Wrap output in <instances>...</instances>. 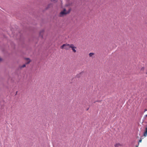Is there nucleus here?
Masks as SVG:
<instances>
[{"label": "nucleus", "instance_id": "9", "mask_svg": "<svg viewBox=\"0 0 147 147\" xmlns=\"http://www.w3.org/2000/svg\"><path fill=\"white\" fill-rule=\"evenodd\" d=\"M25 66H26V65H25V64H24V65H23L22 66V67H25Z\"/></svg>", "mask_w": 147, "mask_h": 147}, {"label": "nucleus", "instance_id": "12", "mask_svg": "<svg viewBox=\"0 0 147 147\" xmlns=\"http://www.w3.org/2000/svg\"><path fill=\"white\" fill-rule=\"evenodd\" d=\"M41 33H42V32L41 31V32H40V35H41V36H42H42L41 35Z\"/></svg>", "mask_w": 147, "mask_h": 147}, {"label": "nucleus", "instance_id": "4", "mask_svg": "<svg viewBox=\"0 0 147 147\" xmlns=\"http://www.w3.org/2000/svg\"><path fill=\"white\" fill-rule=\"evenodd\" d=\"M144 136L146 137L147 136V127H146L145 129V131L144 133Z\"/></svg>", "mask_w": 147, "mask_h": 147}, {"label": "nucleus", "instance_id": "5", "mask_svg": "<svg viewBox=\"0 0 147 147\" xmlns=\"http://www.w3.org/2000/svg\"><path fill=\"white\" fill-rule=\"evenodd\" d=\"M94 53H91L89 54V55L90 57H92V56L93 55H94Z\"/></svg>", "mask_w": 147, "mask_h": 147}, {"label": "nucleus", "instance_id": "11", "mask_svg": "<svg viewBox=\"0 0 147 147\" xmlns=\"http://www.w3.org/2000/svg\"><path fill=\"white\" fill-rule=\"evenodd\" d=\"M144 67H142V68L141 69V70H144Z\"/></svg>", "mask_w": 147, "mask_h": 147}, {"label": "nucleus", "instance_id": "1", "mask_svg": "<svg viewBox=\"0 0 147 147\" xmlns=\"http://www.w3.org/2000/svg\"><path fill=\"white\" fill-rule=\"evenodd\" d=\"M71 46V44H63L62 46L61 47V49H64L66 50H68L69 49Z\"/></svg>", "mask_w": 147, "mask_h": 147}, {"label": "nucleus", "instance_id": "13", "mask_svg": "<svg viewBox=\"0 0 147 147\" xmlns=\"http://www.w3.org/2000/svg\"><path fill=\"white\" fill-rule=\"evenodd\" d=\"M55 0H51V1H54Z\"/></svg>", "mask_w": 147, "mask_h": 147}, {"label": "nucleus", "instance_id": "20", "mask_svg": "<svg viewBox=\"0 0 147 147\" xmlns=\"http://www.w3.org/2000/svg\"><path fill=\"white\" fill-rule=\"evenodd\" d=\"M146 74H147V72L146 73Z\"/></svg>", "mask_w": 147, "mask_h": 147}, {"label": "nucleus", "instance_id": "8", "mask_svg": "<svg viewBox=\"0 0 147 147\" xmlns=\"http://www.w3.org/2000/svg\"><path fill=\"white\" fill-rule=\"evenodd\" d=\"M142 141V139H140V140H139L138 142V144H139V143L141 142Z\"/></svg>", "mask_w": 147, "mask_h": 147}, {"label": "nucleus", "instance_id": "2", "mask_svg": "<svg viewBox=\"0 0 147 147\" xmlns=\"http://www.w3.org/2000/svg\"><path fill=\"white\" fill-rule=\"evenodd\" d=\"M69 12L70 11H67L66 9H64L63 11L61 12L59 14V16L60 17L63 16L69 13Z\"/></svg>", "mask_w": 147, "mask_h": 147}, {"label": "nucleus", "instance_id": "16", "mask_svg": "<svg viewBox=\"0 0 147 147\" xmlns=\"http://www.w3.org/2000/svg\"><path fill=\"white\" fill-rule=\"evenodd\" d=\"M145 116L146 117H147V114L145 115Z\"/></svg>", "mask_w": 147, "mask_h": 147}, {"label": "nucleus", "instance_id": "3", "mask_svg": "<svg viewBox=\"0 0 147 147\" xmlns=\"http://www.w3.org/2000/svg\"><path fill=\"white\" fill-rule=\"evenodd\" d=\"M70 48L71 49L72 51L74 53H76V52L77 48L75 46L74 44H71Z\"/></svg>", "mask_w": 147, "mask_h": 147}, {"label": "nucleus", "instance_id": "19", "mask_svg": "<svg viewBox=\"0 0 147 147\" xmlns=\"http://www.w3.org/2000/svg\"><path fill=\"white\" fill-rule=\"evenodd\" d=\"M136 147H138V146H137Z\"/></svg>", "mask_w": 147, "mask_h": 147}, {"label": "nucleus", "instance_id": "15", "mask_svg": "<svg viewBox=\"0 0 147 147\" xmlns=\"http://www.w3.org/2000/svg\"><path fill=\"white\" fill-rule=\"evenodd\" d=\"M82 73H83V72H81V73H80V74H82Z\"/></svg>", "mask_w": 147, "mask_h": 147}, {"label": "nucleus", "instance_id": "7", "mask_svg": "<svg viewBox=\"0 0 147 147\" xmlns=\"http://www.w3.org/2000/svg\"><path fill=\"white\" fill-rule=\"evenodd\" d=\"M27 62H26V64H28L30 62V60L29 59L27 58L26 59Z\"/></svg>", "mask_w": 147, "mask_h": 147}, {"label": "nucleus", "instance_id": "10", "mask_svg": "<svg viewBox=\"0 0 147 147\" xmlns=\"http://www.w3.org/2000/svg\"><path fill=\"white\" fill-rule=\"evenodd\" d=\"M147 111V109H145L144 110V112H145L146 111Z\"/></svg>", "mask_w": 147, "mask_h": 147}, {"label": "nucleus", "instance_id": "6", "mask_svg": "<svg viewBox=\"0 0 147 147\" xmlns=\"http://www.w3.org/2000/svg\"><path fill=\"white\" fill-rule=\"evenodd\" d=\"M121 145L119 143H117L115 145V147H118Z\"/></svg>", "mask_w": 147, "mask_h": 147}, {"label": "nucleus", "instance_id": "18", "mask_svg": "<svg viewBox=\"0 0 147 147\" xmlns=\"http://www.w3.org/2000/svg\"><path fill=\"white\" fill-rule=\"evenodd\" d=\"M96 102H99V101H97Z\"/></svg>", "mask_w": 147, "mask_h": 147}, {"label": "nucleus", "instance_id": "17", "mask_svg": "<svg viewBox=\"0 0 147 147\" xmlns=\"http://www.w3.org/2000/svg\"><path fill=\"white\" fill-rule=\"evenodd\" d=\"M78 75H77V76H78V77H79Z\"/></svg>", "mask_w": 147, "mask_h": 147}, {"label": "nucleus", "instance_id": "14", "mask_svg": "<svg viewBox=\"0 0 147 147\" xmlns=\"http://www.w3.org/2000/svg\"><path fill=\"white\" fill-rule=\"evenodd\" d=\"M2 61V59L0 58V61Z\"/></svg>", "mask_w": 147, "mask_h": 147}]
</instances>
